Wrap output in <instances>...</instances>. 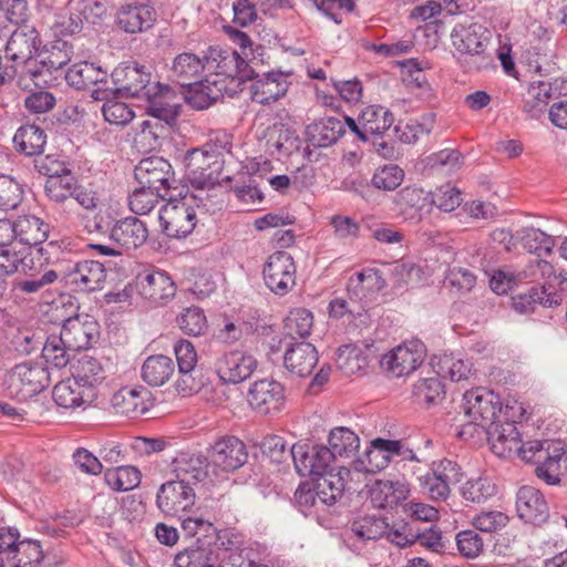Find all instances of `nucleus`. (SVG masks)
Instances as JSON below:
<instances>
[{
  "label": "nucleus",
  "instance_id": "obj_1",
  "mask_svg": "<svg viewBox=\"0 0 567 567\" xmlns=\"http://www.w3.org/2000/svg\"><path fill=\"white\" fill-rule=\"evenodd\" d=\"M207 198L208 195L190 194L174 200L169 196L158 215L163 233L172 238L188 236L197 224L196 208L208 212Z\"/></svg>",
  "mask_w": 567,
  "mask_h": 567
},
{
  "label": "nucleus",
  "instance_id": "obj_2",
  "mask_svg": "<svg viewBox=\"0 0 567 567\" xmlns=\"http://www.w3.org/2000/svg\"><path fill=\"white\" fill-rule=\"evenodd\" d=\"M51 383V378L44 362L27 361L12 367L2 379V391L11 399L27 401Z\"/></svg>",
  "mask_w": 567,
  "mask_h": 567
},
{
  "label": "nucleus",
  "instance_id": "obj_3",
  "mask_svg": "<svg viewBox=\"0 0 567 567\" xmlns=\"http://www.w3.org/2000/svg\"><path fill=\"white\" fill-rule=\"evenodd\" d=\"M519 456L526 461L536 464L535 474L548 485L560 483V462L565 455L561 442L555 441H528L518 444Z\"/></svg>",
  "mask_w": 567,
  "mask_h": 567
},
{
  "label": "nucleus",
  "instance_id": "obj_4",
  "mask_svg": "<svg viewBox=\"0 0 567 567\" xmlns=\"http://www.w3.org/2000/svg\"><path fill=\"white\" fill-rule=\"evenodd\" d=\"M111 96L146 99L161 93L163 85L152 81V74L137 62H126L116 66L111 74Z\"/></svg>",
  "mask_w": 567,
  "mask_h": 567
},
{
  "label": "nucleus",
  "instance_id": "obj_5",
  "mask_svg": "<svg viewBox=\"0 0 567 567\" xmlns=\"http://www.w3.org/2000/svg\"><path fill=\"white\" fill-rule=\"evenodd\" d=\"M221 154L210 144L203 148H193L185 155L186 175L190 184L206 196L205 189L214 188L219 183Z\"/></svg>",
  "mask_w": 567,
  "mask_h": 567
},
{
  "label": "nucleus",
  "instance_id": "obj_6",
  "mask_svg": "<svg viewBox=\"0 0 567 567\" xmlns=\"http://www.w3.org/2000/svg\"><path fill=\"white\" fill-rule=\"evenodd\" d=\"M516 239L528 252L536 254L537 257L549 255L555 246L551 236L533 227L517 230ZM519 275L524 278L537 281L539 278H549L553 276L554 268L548 261L536 258L530 261Z\"/></svg>",
  "mask_w": 567,
  "mask_h": 567
},
{
  "label": "nucleus",
  "instance_id": "obj_7",
  "mask_svg": "<svg viewBox=\"0 0 567 567\" xmlns=\"http://www.w3.org/2000/svg\"><path fill=\"white\" fill-rule=\"evenodd\" d=\"M205 66L207 74L214 79L224 76L245 82V79L254 78V70L250 65L236 50L230 48L209 47L205 53Z\"/></svg>",
  "mask_w": 567,
  "mask_h": 567
},
{
  "label": "nucleus",
  "instance_id": "obj_8",
  "mask_svg": "<svg viewBox=\"0 0 567 567\" xmlns=\"http://www.w3.org/2000/svg\"><path fill=\"white\" fill-rule=\"evenodd\" d=\"M134 289L151 307L165 306L176 295V285L168 274L154 269L138 272Z\"/></svg>",
  "mask_w": 567,
  "mask_h": 567
},
{
  "label": "nucleus",
  "instance_id": "obj_9",
  "mask_svg": "<svg viewBox=\"0 0 567 567\" xmlns=\"http://www.w3.org/2000/svg\"><path fill=\"white\" fill-rule=\"evenodd\" d=\"M463 477L461 466L449 458L433 462L430 472L420 477L424 493L433 501H444L451 493V486Z\"/></svg>",
  "mask_w": 567,
  "mask_h": 567
},
{
  "label": "nucleus",
  "instance_id": "obj_10",
  "mask_svg": "<svg viewBox=\"0 0 567 567\" xmlns=\"http://www.w3.org/2000/svg\"><path fill=\"white\" fill-rule=\"evenodd\" d=\"M65 80L76 90L91 89V97L95 101L111 96V79L107 72L93 63L81 62L72 65L65 74Z\"/></svg>",
  "mask_w": 567,
  "mask_h": 567
},
{
  "label": "nucleus",
  "instance_id": "obj_11",
  "mask_svg": "<svg viewBox=\"0 0 567 567\" xmlns=\"http://www.w3.org/2000/svg\"><path fill=\"white\" fill-rule=\"evenodd\" d=\"M135 179L140 185L156 189L171 196L169 192L177 188V179L171 163L157 156L140 161L134 169Z\"/></svg>",
  "mask_w": 567,
  "mask_h": 567
},
{
  "label": "nucleus",
  "instance_id": "obj_12",
  "mask_svg": "<svg viewBox=\"0 0 567 567\" xmlns=\"http://www.w3.org/2000/svg\"><path fill=\"white\" fill-rule=\"evenodd\" d=\"M266 286L276 295H287L296 285V265L290 254L276 251L268 257L262 270Z\"/></svg>",
  "mask_w": 567,
  "mask_h": 567
},
{
  "label": "nucleus",
  "instance_id": "obj_13",
  "mask_svg": "<svg viewBox=\"0 0 567 567\" xmlns=\"http://www.w3.org/2000/svg\"><path fill=\"white\" fill-rule=\"evenodd\" d=\"M426 349L422 341L415 339L395 347L383 355L381 365L400 378L415 371L424 361Z\"/></svg>",
  "mask_w": 567,
  "mask_h": 567
},
{
  "label": "nucleus",
  "instance_id": "obj_14",
  "mask_svg": "<svg viewBox=\"0 0 567 567\" xmlns=\"http://www.w3.org/2000/svg\"><path fill=\"white\" fill-rule=\"evenodd\" d=\"M290 453L300 476L318 477L332 468V453L324 445L293 444Z\"/></svg>",
  "mask_w": 567,
  "mask_h": 567
},
{
  "label": "nucleus",
  "instance_id": "obj_15",
  "mask_svg": "<svg viewBox=\"0 0 567 567\" xmlns=\"http://www.w3.org/2000/svg\"><path fill=\"white\" fill-rule=\"evenodd\" d=\"M463 410L472 422L487 427L498 417L502 405L494 392L480 388L464 393Z\"/></svg>",
  "mask_w": 567,
  "mask_h": 567
},
{
  "label": "nucleus",
  "instance_id": "obj_16",
  "mask_svg": "<svg viewBox=\"0 0 567 567\" xmlns=\"http://www.w3.org/2000/svg\"><path fill=\"white\" fill-rule=\"evenodd\" d=\"M453 48L462 55L485 61V50L489 41L488 30L480 23H457L451 32Z\"/></svg>",
  "mask_w": 567,
  "mask_h": 567
},
{
  "label": "nucleus",
  "instance_id": "obj_17",
  "mask_svg": "<svg viewBox=\"0 0 567 567\" xmlns=\"http://www.w3.org/2000/svg\"><path fill=\"white\" fill-rule=\"evenodd\" d=\"M196 502V489L178 480L161 485L156 495V505L166 515H177L189 511Z\"/></svg>",
  "mask_w": 567,
  "mask_h": 567
},
{
  "label": "nucleus",
  "instance_id": "obj_18",
  "mask_svg": "<svg viewBox=\"0 0 567 567\" xmlns=\"http://www.w3.org/2000/svg\"><path fill=\"white\" fill-rule=\"evenodd\" d=\"M105 280V266L97 260L79 261L65 275L66 286L74 292L90 293L102 290Z\"/></svg>",
  "mask_w": 567,
  "mask_h": 567
},
{
  "label": "nucleus",
  "instance_id": "obj_19",
  "mask_svg": "<svg viewBox=\"0 0 567 567\" xmlns=\"http://www.w3.org/2000/svg\"><path fill=\"white\" fill-rule=\"evenodd\" d=\"M247 400L259 414L277 413L285 404V388L275 380L261 379L250 385Z\"/></svg>",
  "mask_w": 567,
  "mask_h": 567
},
{
  "label": "nucleus",
  "instance_id": "obj_20",
  "mask_svg": "<svg viewBox=\"0 0 567 567\" xmlns=\"http://www.w3.org/2000/svg\"><path fill=\"white\" fill-rule=\"evenodd\" d=\"M210 463L221 473L241 467L248 460L245 443L235 436H224L215 442L210 451Z\"/></svg>",
  "mask_w": 567,
  "mask_h": 567
},
{
  "label": "nucleus",
  "instance_id": "obj_21",
  "mask_svg": "<svg viewBox=\"0 0 567 567\" xmlns=\"http://www.w3.org/2000/svg\"><path fill=\"white\" fill-rule=\"evenodd\" d=\"M97 334V322L89 315L68 318L60 331V336L66 342V348L74 350L76 353L89 349Z\"/></svg>",
  "mask_w": 567,
  "mask_h": 567
},
{
  "label": "nucleus",
  "instance_id": "obj_22",
  "mask_svg": "<svg viewBox=\"0 0 567 567\" xmlns=\"http://www.w3.org/2000/svg\"><path fill=\"white\" fill-rule=\"evenodd\" d=\"M40 43L39 32L31 24L22 23L11 33L6 45V55L13 62L16 74L18 64L25 63L33 58Z\"/></svg>",
  "mask_w": 567,
  "mask_h": 567
},
{
  "label": "nucleus",
  "instance_id": "obj_23",
  "mask_svg": "<svg viewBox=\"0 0 567 567\" xmlns=\"http://www.w3.org/2000/svg\"><path fill=\"white\" fill-rule=\"evenodd\" d=\"M257 365L252 354L236 350L224 353L216 361V372L224 383L237 384L248 379Z\"/></svg>",
  "mask_w": 567,
  "mask_h": 567
},
{
  "label": "nucleus",
  "instance_id": "obj_24",
  "mask_svg": "<svg viewBox=\"0 0 567 567\" xmlns=\"http://www.w3.org/2000/svg\"><path fill=\"white\" fill-rule=\"evenodd\" d=\"M516 512L520 519L539 526L549 518V506L544 494L534 486H522L516 495Z\"/></svg>",
  "mask_w": 567,
  "mask_h": 567
},
{
  "label": "nucleus",
  "instance_id": "obj_25",
  "mask_svg": "<svg viewBox=\"0 0 567 567\" xmlns=\"http://www.w3.org/2000/svg\"><path fill=\"white\" fill-rule=\"evenodd\" d=\"M401 451V441L378 437L371 441L365 451V461L355 460L353 467L358 472H377L385 468Z\"/></svg>",
  "mask_w": 567,
  "mask_h": 567
},
{
  "label": "nucleus",
  "instance_id": "obj_26",
  "mask_svg": "<svg viewBox=\"0 0 567 567\" xmlns=\"http://www.w3.org/2000/svg\"><path fill=\"white\" fill-rule=\"evenodd\" d=\"M246 81H251L248 87L250 99L259 104L275 102L288 90V83L280 72H268L260 75L254 71V78L245 79Z\"/></svg>",
  "mask_w": 567,
  "mask_h": 567
},
{
  "label": "nucleus",
  "instance_id": "obj_27",
  "mask_svg": "<svg viewBox=\"0 0 567 567\" xmlns=\"http://www.w3.org/2000/svg\"><path fill=\"white\" fill-rule=\"evenodd\" d=\"M185 89L186 102L195 110H205L224 96L226 85L225 80L206 74Z\"/></svg>",
  "mask_w": 567,
  "mask_h": 567
},
{
  "label": "nucleus",
  "instance_id": "obj_28",
  "mask_svg": "<svg viewBox=\"0 0 567 567\" xmlns=\"http://www.w3.org/2000/svg\"><path fill=\"white\" fill-rule=\"evenodd\" d=\"M318 361L316 347L305 341L290 344L284 355L285 368L299 378L310 375Z\"/></svg>",
  "mask_w": 567,
  "mask_h": 567
},
{
  "label": "nucleus",
  "instance_id": "obj_29",
  "mask_svg": "<svg viewBox=\"0 0 567 567\" xmlns=\"http://www.w3.org/2000/svg\"><path fill=\"white\" fill-rule=\"evenodd\" d=\"M150 392L144 386H123L111 398L116 414L137 417L148 410Z\"/></svg>",
  "mask_w": 567,
  "mask_h": 567
},
{
  "label": "nucleus",
  "instance_id": "obj_30",
  "mask_svg": "<svg viewBox=\"0 0 567 567\" xmlns=\"http://www.w3.org/2000/svg\"><path fill=\"white\" fill-rule=\"evenodd\" d=\"M156 21L155 9L146 3L123 6L116 16L118 27L127 33L145 32Z\"/></svg>",
  "mask_w": 567,
  "mask_h": 567
},
{
  "label": "nucleus",
  "instance_id": "obj_31",
  "mask_svg": "<svg viewBox=\"0 0 567 567\" xmlns=\"http://www.w3.org/2000/svg\"><path fill=\"white\" fill-rule=\"evenodd\" d=\"M148 237L146 225L136 217L118 220L111 229L109 241L125 249L141 247Z\"/></svg>",
  "mask_w": 567,
  "mask_h": 567
},
{
  "label": "nucleus",
  "instance_id": "obj_32",
  "mask_svg": "<svg viewBox=\"0 0 567 567\" xmlns=\"http://www.w3.org/2000/svg\"><path fill=\"white\" fill-rule=\"evenodd\" d=\"M487 434L492 451L499 457L511 456L520 443V434L515 422L502 423L496 419L487 426Z\"/></svg>",
  "mask_w": 567,
  "mask_h": 567
},
{
  "label": "nucleus",
  "instance_id": "obj_33",
  "mask_svg": "<svg viewBox=\"0 0 567 567\" xmlns=\"http://www.w3.org/2000/svg\"><path fill=\"white\" fill-rule=\"evenodd\" d=\"M95 396L83 383H80L73 377L60 381L54 385L52 398L58 406L65 410H74L85 404H90Z\"/></svg>",
  "mask_w": 567,
  "mask_h": 567
},
{
  "label": "nucleus",
  "instance_id": "obj_34",
  "mask_svg": "<svg viewBox=\"0 0 567 567\" xmlns=\"http://www.w3.org/2000/svg\"><path fill=\"white\" fill-rule=\"evenodd\" d=\"M203 72H206L205 55L199 58L192 52H183L174 58L169 78L182 87H187L197 81Z\"/></svg>",
  "mask_w": 567,
  "mask_h": 567
},
{
  "label": "nucleus",
  "instance_id": "obj_35",
  "mask_svg": "<svg viewBox=\"0 0 567 567\" xmlns=\"http://www.w3.org/2000/svg\"><path fill=\"white\" fill-rule=\"evenodd\" d=\"M346 133V124L334 116L322 117L309 124L306 134L315 147H327L336 143Z\"/></svg>",
  "mask_w": 567,
  "mask_h": 567
},
{
  "label": "nucleus",
  "instance_id": "obj_36",
  "mask_svg": "<svg viewBox=\"0 0 567 567\" xmlns=\"http://www.w3.org/2000/svg\"><path fill=\"white\" fill-rule=\"evenodd\" d=\"M209 462L202 455L183 454L174 461L176 480L197 487L208 477Z\"/></svg>",
  "mask_w": 567,
  "mask_h": 567
},
{
  "label": "nucleus",
  "instance_id": "obj_37",
  "mask_svg": "<svg viewBox=\"0 0 567 567\" xmlns=\"http://www.w3.org/2000/svg\"><path fill=\"white\" fill-rule=\"evenodd\" d=\"M408 494V485L401 481L378 480L369 486L371 503L378 508L396 506L406 498Z\"/></svg>",
  "mask_w": 567,
  "mask_h": 567
},
{
  "label": "nucleus",
  "instance_id": "obj_38",
  "mask_svg": "<svg viewBox=\"0 0 567 567\" xmlns=\"http://www.w3.org/2000/svg\"><path fill=\"white\" fill-rule=\"evenodd\" d=\"M34 258L30 247L17 243L10 246L0 247V275H12L33 269Z\"/></svg>",
  "mask_w": 567,
  "mask_h": 567
},
{
  "label": "nucleus",
  "instance_id": "obj_39",
  "mask_svg": "<svg viewBox=\"0 0 567 567\" xmlns=\"http://www.w3.org/2000/svg\"><path fill=\"white\" fill-rule=\"evenodd\" d=\"M168 93V86L163 85L161 93H157L153 97H146L145 100L148 103L146 114L150 116L146 121H156L158 122L157 124H165L168 126L169 133L181 113V104L169 102L166 97Z\"/></svg>",
  "mask_w": 567,
  "mask_h": 567
},
{
  "label": "nucleus",
  "instance_id": "obj_40",
  "mask_svg": "<svg viewBox=\"0 0 567 567\" xmlns=\"http://www.w3.org/2000/svg\"><path fill=\"white\" fill-rule=\"evenodd\" d=\"M200 539L196 540V546H189L175 555V567H225L221 565L219 553L213 548L199 545Z\"/></svg>",
  "mask_w": 567,
  "mask_h": 567
},
{
  "label": "nucleus",
  "instance_id": "obj_41",
  "mask_svg": "<svg viewBox=\"0 0 567 567\" xmlns=\"http://www.w3.org/2000/svg\"><path fill=\"white\" fill-rule=\"evenodd\" d=\"M175 373V363L164 354L150 355L143 363L141 377L151 386H161Z\"/></svg>",
  "mask_w": 567,
  "mask_h": 567
},
{
  "label": "nucleus",
  "instance_id": "obj_42",
  "mask_svg": "<svg viewBox=\"0 0 567 567\" xmlns=\"http://www.w3.org/2000/svg\"><path fill=\"white\" fill-rule=\"evenodd\" d=\"M18 243L32 249L42 245L48 238V225L34 215L20 216L16 221Z\"/></svg>",
  "mask_w": 567,
  "mask_h": 567
},
{
  "label": "nucleus",
  "instance_id": "obj_43",
  "mask_svg": "<svg viewBox=\"0 0 567 567\" xmlns=\"http://www.w3.org/2000/svg\"><path fill=\"white\" fill-rule=\"evenodd\" d=\"M13 144L16 150L25 156L41 155L47 144V133L35 124H25L17 130Z\"/></svg>",
  "mask_w": 567,
  "mask_h": 567
},
{
  "label": "nucleus",
  "instance_id": "obj_44",
  "mask_svg": "<svg viewBox=\"0 0 567 567\" xmlns=\"http://www.w3.org/2000/svg\"><path fill=\"white\" fill-rule=\"evenodd\" d=\"M43 264L33 261V269L23 271L24 279H17L13 289L22 295H34L44 290L58 279V274L52 269L42 270Z\"/></svg>",
  "mask_w": 567,
  "mask_h": 567
},
{
  "label": "nucleus",
  "instance_id": "obj_45",
  "mask_svg": "<svg viewBox=\"0 0 567 567\" xmlns=\"http://www.w3.org/2000/svg\"><path fill=\"white\" fill-rule=\"evenodd\" d=\"M386 286L382 272L375 268H367L355 272L350 277L348 290L359 299L368 298V295H374Z\"/></svg>",
  "mask_w": 567,
  "mask_h": 567
},
{
  "label": "nucleus",
  "instance_id": "obj_46",
  "mask_svg": "<svg viewBox=\"0 0 567 567\" xmlns=\"http://www.w3.org/2000/svg\"><path fill=\"white\" fill-rule=\"evenodd\" d=\"M427 202V195L421 188L406 186L395 194L393 203L405 219H419L420 212Z\"/></svg>",
  "mask_w": 567,
  "mask_h": 567
},
{
  "label": "nucleus",
  "instance_id": "obj_47",
  "mask_svg": "<svg viewBox=\"0 0 567 567\" xmlns=\"http://www.w3.org/2000/svg\"><path fill=\"white\" fill-rule=\"evenodd\" d=\"M157 123L156 121L146 120L140 123L134 137L135 146L140 152L148 153L157 150L162 144V140L169 134L168 126Z\"/></svg>",
  "mask_w": 567,
  "mask_h": 567
},
{
  "label": "nucleus",
  "instance_id": "obj_48",
  "mask_svg": "<svg viewBox=\"0 0 567 567\" xmlns=\"http://www.w3.org/2000/svg\"><path fill=\"white\" fill-rule=\"evenodd\" d=\"M393 114L384 106L369 105L360 114L362 132L369 135H381L393 124Z\"/></svg>",
  "mask_w": 567,
  "mask_h": 567
},
{
  "label": "nucleus",
  "instance_id": "obj_49",
  "mask_svg": "<svg viewBox=\"0 0 567 567\" xmlns=\"http://www.w3.org/2000/svg\"><path fill=\"white\" fill-rule=\"evenodd\" d=\"M330 453L333 461L337 456L351 457L360 446L359 436L349 427L339 426L330 431L328 437Z\"/></svg>",
  "mask_w": 567,
  "mask_h": 567
},
{
  "label": "nucleus",
  "instance_id": "obj_50",
  "mask_svg": "<svg viewBox=\"0 0 567 567\" xmlns=\"http://www.w3.org/2000/svg\"><path fill=\"white\" fill-rule=\"evenodd\" d=\"M559 300L547 292L545 285L534 286L528 292L519 293L513 298V307L519 313L534 311L537 305L553 307L559 305Z\"/></svg>",
  "mask_w": 567,
  "mask_h": 567
},
{
  "label": "nucleus",
  "instance_id": "obj_51",
  "mask_svg": "<svg viewBox=\"0 0 567 567\" xmlns=\"http://www.w3.org/2000/svg\"><path fill=\"white\" fill-rule=\"evenodd\" d=\"M73 378L94 393V388L105 379V370L96 358L83 355L78 362Z\"/></svg>",
  "mask_w": 567,
  "mask_h": 567
},
{
  "label": "nucleus",
  "instance_id": "obj_52",
  "mask_svg": "<svg viewBox=\"0 0 567 567\" xmlns=\"http://www.w3.org/2000/svg\"><path fill=\"white\" fill-rule=\"evenodd\" d=\"M73 55L72 45L63 40H56L45 51L38 54L42 68H45L48 74L58 71L66 65Z\"/></svg>",
  "mask_w": 567,
  "mask_h": 567
},
{
  "label": "nucleus",
  "instance_id": "obj_53",
  "mask_svg": "<svg viewBox=\"0 0 567 567\" xmlns=\"http://www.w3.org/2000/svg\"><path fill=\"white\" fill-rule=\"evenodd\" d=\"M43 558L39 542L24 539L19 542L7 560L10 567H37Z\"/></svg>",
  "mask_w": 567,
  "mask_h": 567
},
{
  "label": "nucleus",
  "instance_id": "obj_54",
  "mask_svg": "<svg viewBox=\"0 0 567 567\" xmlns=\"http://www.w3.org/2000/svg\"><path fill=\"white\" fill-rule=\"evenodd\" d=\"M75 354L74 350L66 348V342L60 334H50L42 348V357L45 362L58 369L66 367Z\"/></svg>",
  "mask_w": 567,
  "mask_h": 567
},
{
  "label": "nucleus",
  "instance_id": "obj_55",
  "mask_svg": "<svg viewBox=\"0 0 567 567\" xmlns=\"http://www.w3.org/2000/svg\"><path fill=\"white\" fill-rule=\"evenodd\" d=\"M313 324L311 311L305 308L292 309L285 319L284 329L291 339H305L310 336Z\"/></svg>",
  "mask_w": 567,
  "mask_h": 567
},
{
  "label": "nucleus",
  "instance_id": "obj_56",
  "mask_svg": "<svg viewBox=\"0 0 567 567\" xmlns=\"http://www.w3.org/2000/svg\"><path fill=\"white\" fill-rule=\"evenodd\" d=\"M104 478L114 491H131L140 485L141 472L134 466H117L114 470H106Z\"/></svg>",
  "mask_w": 567,
  "mask_h": 567
},
{
  "label": "nucleus",
  "instance_id": "obj_57",
  "mask_svg": "<svg viewBox=\"0 0 567 567\" xmlns=\"http://www.w3.org/2000/svg\"><path fill=\"white\" fill-rule=\"evenodd\" d=\"M388 523L379 516L367 515L354 519L351 532L361 540H375L384 536Z\"/></svg>",
  "mask_w": 567,
  "mask_h": 567
},
{
  "label": "nucleus",
  "instance_id": "obj_58",
  "mask_svg": "<svg viewBox=\"0 0 567 567\" xmlns=\"http://www.w3.org/2000/svg\"><path fill=\"white\" fill-rule=\"evenodd\" d=\"M444 394V385L437 377L420 379L413 385V396L420 404H436L443 400Z\"/></svg>",
  "mask_w": 567,
  "mask_h": 567
},
{
  "label": "nucleus",
  "instance_id": "obj_59",
  "mask_svg": "<svg viewBox=\"0 0 567 567\" xmlns=\"http://www.w3.org/2000/svg\"><path fill=\"white\" fill-rule=\"evenodd\" d=\"M76 181L71 171L59 176L47 178L44 185L45 195L55 203H63L73 196Z\"/></svg>",
  "mask_w": 567,
  "mask_h": 567
},
{
  "label": "nucleus",
  "instance_id": "obj_60",
  "mask_svg": "<svg viewBox=\"0 0 567 567\" xmlns=\"http://www.w3.org/2000/svg\"><path fill=\"white\" fill-rule=\"evenodd\" d=\"M178 328L187 336L198 337L206 332L208 324L204 311L199 307H188L177 317Z\"/></svg>",
  "mask_w": 567,
  "mask_h": 567
},
{
  "label": "nucleus",
  "instance_id": "obj_61",
  "mask_svg": "<svg viewBox=\"0 0 567 567\" xmlns=\"http://www.w3.org/2000/svg\"><path fill=\"white\" fill-rule=\"evenodd\" d=\"M140 186V188H136L128 196L130 209L136 215H146L151 213L158 204L159 198L164 199L167 197L165 193H161L146 186Z\"/></svg>",
  "mask_w": 567,
  "mask_h": 567
},
{
  "label": "nucleus",
  "instance_id": "obj_62",
  "mask_svg": "<svg viewBox=\"0 0 567 567\" xmlns=\"http://www.w3.org/2000/svg\"><path fill=\"white\" fill-rule=\"evenodd\" d=\"M463 498L472 503H484L496 494V485L488 477L468 480L461 488Z\"/></svg>",
  "mask_w": 567,
  "mask_h": 567
},
{
  "label": "nucleus",
  "instance_id": "obj_63",
  "mask_svg": "<svg viewBox=\"0 0 567 567\" xmlns=\"http://www.w3.org/2000/svg\"><path fill=\"white\" fill-rule=\"evenodd\" d=\"M81 10L63 8L54 14L52 29L60 35H73L82 30L83 19Z\"/></svg>",
  "mask_w": 567,
  "mask_h": 567
},
{
  "label": "nucleus",
  "instance_id": "obj_64",
  "mask_svg": "<svg viewBox=\"0 0 567 567\" xmlns=\"http://www.w3.org/2000/svg\"><path fill=\"white\" fill-rule=\"evenodd\" d=\"M336 362L344 374L350 375L361 371L367 365V358L360 349L348 344L339 348Z\"/></svg>",
  "mask_w": 567,
  "mask_h": 567
}]
</instances>
